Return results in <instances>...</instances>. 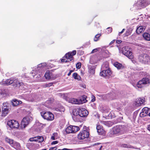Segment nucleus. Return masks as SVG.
Returning <instances> with one entry per match:
<instances>
[{
	"instance_id": "f704fd0d",
	"label": "nucleus",
	"mask_w": 150,
	"mask_h": 150,
	"mask_svg": "<svg viewBox=\"0 0 150 150\" xmlns=\"http://www.w3.org/2000/svg\"><path fill=\"white\" fill-rule=\"evenodd\" d=\"M142 36L143 38H150V33H145L143 34Z\"/></svg>"
},
{
	"instance_id": "412c9836",
	"label": "nucleus",
	"mask_w": 150,
	"mask_h": 150,
	"mask_svg": "<svg viewBox=\"0 0 150 150\" xmlns=\"http://www.w3.org/2000/svg\"><path fill=\"white\" fill-rule=\"evenodd\" d=\"M144 29L143 26H139L137 28L136 30V33L138 34H140L142 32L144 31Z\"/></svg>"
},
{
	"instance_id": "c756f323",
	"label": "nucleus",
	"mask_w": 150,
	"mask_h": 150,
	"mask_svg": "<svg viewBox=\"0 0 150 150\" xmlns=\"http://www.w3.org/2000/svg\"><path fill=\"white\" fill-rule=\"evenodd\" d=\"M131 30L129 29H127L126 32L125 33L123 34V37H128L129 35H130L131 34Z\"/></svg>"
},
{
	"instance_id": "4d7b16f0",
	"label": "nucleus",
	"mask_w": 150,
	"mask_h": 150,
	"mask_svg": "<svg viewBox=\"0 0 150 150\" xmlns=\"http://www.w3.org/2000/svg\"><path fill=\"white\" fill-rule=\"evenodd\" d=\"M57 150H69V149H66V148H64L62 149H58Z\"/></svg>"
},
{
	"instance_id": "5fc2aeb1",
	"label": "nucleus",
	"mask_w": 150,
	"mask_h": 150,
	"mask_svg": "<svg viewBox=\"0 0 150 150\" xmlns=\"http://www.w3.org/2000/svg\"><path fill=\"white\" fill-rule=\"evenodd\" d=\"M65 59H62L61 60V62H67V61H65Z\"/></svg>"
},
{
	"instance_id": "13d9d810",
	"label": "nucleus",
	"mask_w": 150,
	"mask_h": 150,
	"mask_svg": "<svg viewBox=\"0 0 150 150\" xmlns=\"http://www.w3.org/2000/svg\"><path fill=\"white\" fill-rule=\"evenodd\" d=\"M115 41V40H113L111 42H110V45L112 44V43H113Z\"/></svg>"
},
{
	"instance_id": "6e6552de",
	"label": "nucleus",
	"mask_w": 150,
	"mask_h": 150,
	"mask_svg": "<svg viewBox=\"0 0 150 150\" xmlns=\"http://www.w3.org/2000/svg\"><path fill=\"white\" fill-rule=\"evenodd\" d=\"M96 129L99 135L104 136L106 132L103 127L99 124L97 125Z\"/></svg>"
},
{
	"instance_id": "4be33fe9",
	"label": "nucleus",
	"mask_w": 150,
	"mask_h": 150,
	"mask_svg": "<svg viewBox=\"0 0 150 150\" xmlns=\"http://www.w3.org/2000/svg\"><path fill=\"white\" fill-rule=\"evenodd\" d=\"M72 131H73V133H75L80 130V128L79 127L76 126L71 125Z\"/></svg>"
},
{
	"instance_id": "423d86ee",
	"label": "nucleus",
	"mask_w": 150,
	"mask_h": 150,
	"mask_svg": "<svg viewBox=\"0 0 150 150\" xmlns=\"http://www.w3.org/2000/svg\"><path fill=\"white\" fill-rule=\"evenodd\" d=\"M89 132L86 130L80 131L78 135V138L79 140H83L89 137Z\"/></svg>"
},
{
	"instance_id": "de8ad7c7",
	"label": "nucleus",
	"mask_w": 150,
	"mask_h": 150,
	"mask_svg": "<svg viewBox=\"0 0 150 150\" xmlns=\"http://www.w3.org/2000/svg\"><path fill=\"white\" fill-rule=\"evenodd\" d=\"M74 71L73 70H70L69 71V72L68 74L67 75L68 76H69L71 74V73Z\"/></svg>"
},
{
	"instance_id": "052dcab7",
	"label": "nucleus",
	"mask_w": 150,
	"mask_h": 150,
	"mask_svg": "<svg viewBox=\"0 0 150 150\" xmlns=\"http://www.w3.org/2000/svg\"><path fill=\"white\" fill-rule=\"evenodd\" d=\"M147 115L149 116L150 117V109L149 110V112Z\"/></svg>"
},
{
	"instance_id": "9b49d317",
	"label": "nucleus",
	"mask_w": 150,
	"mask_h": 150,
	"mask_svg": "<svg viewBox=\"0 0 150 150\" xmlns=\"http://www.w3.org/2000/svg\"><path fill=\"white\" fill-rule=\"evenodd\" d=\"M69 102L74 104L79 105L83 103L81 99H78L74 98H71L69 100Z\"/></svg>"
},
{
	"instance_id": "473e14b6",
	"label": "nucleus",
	"mask_w": 150,
	"mask_h": 150,
	"mask_svg": "<svg viewBox=\"0 0 150 150\" xmlns=\"http://www.w3.org/2000/svg\"><path fill=\"white\" fill-rule=\"evenodd\" d=\"M102 66L103 68H105L106 69H110L109 67V63L108 62H106L104 63Z\"/></svg>"
},
{
	"instance_id": "aec40b11",
	"label": "nucleus",
	"mask_w": 150,
	"mask_h": 150,
	"mask_svg": "<svg viewBox=\"0 0 150 150\" xmlns=\"http://www.w3.org/2000/svg\"><path fill=\"white\" fill-rule=\"evenodd\" d=\"M38 139H40L41 142L43 141V137L42 136H38L37 138L36 137H34L33 138H31L30 139V140L31 142H33L34 141H36Z\"/></svg>"
},
{
	"instance_id": "7ed1b4c3",
	"label": "nucleus",
	"mask_w": 150,
	"mask_h": 150,
	"mask_svg": "<svg viewBox=\"0 0 150 150\" xmlns=\"http://www.w3.org/2000/svg\"><path fill=\"white\" fill-rule=\"evenodd\" d=\"M41 116L45 119L49 121L53 120L54 116L53 114L49 112L42 111L41 112Z\"/></svg>"
},
{
	"instance_id": "3c124183",
	"label": "nucleus",
	"mask_w": 150,
	"mask_h": 150,
	"mask_svg": "<svg viewBox=\"0 0 150 150\" xmlns=\"http://www.w3.org/2000/svg\"><path fill=\"white\" fill-rule=\"evenodd\" d=\"M144 40L146 41H150V38H143Z\"/></svg>"
},
{
	"instance_id": "f8f14e48",
	"label": "nucleus",
	"mask_w": 150,
	"mask_h": 150,
	"mask_svg": "<svg viewBox=\"0 0 150 150\" xmlns=\"http://www.w3.org/2000/svg\"><path fill=\"white\" fill-rule=\"evenodd\" d=\"M138 3L139 6L142 8L145 7L150 4L149 1L147 0H139Z\"/></svg>"
},
{
	"instance_id": "ddd939ff",
	"label": "nucleus",
	"mask_w": 150,
	"mask_h": 150,
	"mask_svg": "<svg viewBox=\"0 0 150 150\" xmlns=\"http://www.w3.org/2000/svg\"><path fill=\"white\" fill-rule=\"evenodd\" d=\"M112 74V72L110 69H108L101 71L100 73V75L101 76L105 77L106 76L108 75H110Z\"/></svg>"
},
{
	"instance_id": "ea45409f",
	"label": "nucleus",
	"mask_w": 150,
	"mask_h": 150,
	"mask_svg": "<svg viewBox=\"0 0 150 150\" xmlns=\"http://www.w3.org/2000/svg\"><path fill=\"white\" fill-rule=\"evenodd\" d=\"M108 33H111L112 31V28L111 27H109L107 29Z\"/></svg>"
},
{
	"instance_id": "72a5a7b5",
	"label": "nucleus",
	"mask_w": 150,
	"mask_h": 150,
	"mask_svg": "<svg viewBox=\"0 0 150 150\" xmlns=\"http://www.w3.org/2000/svg\"><path fill=\"white\" fill-rule=\"evenodd\" d=\"M122 147L124 148H132L133 146H131V145H129L127 144H123L122 145Z\"/></svg>"
},
{
	"instance_id": "cd10ccee",
	"label": "nucleus",
	"mask_w": 150,
	"mask_h": 150,
	"mask_svg": "<svg viewBox=\"0 0 150 150\" xmlns=\"http://www.w3.org/2000/svg\"><path fill=\"white\" fill-rule=\"evenodd\" d=\"M120 126H117L114 128L113 131L115 134H117L120 132L121 131L120 127Z\"/></svg>"
},
{
	"instance_id": "a19ab883",
	"label": "nucleus",
	"mask_w": 150,
	"mask_h": 150,
	"mask_svg": "<svg viewBox=\"0 0 150 150\" xmlns=\"http://www.w3.org/2000/svg\"><path fill=\"white\" fill-rule=\"evenodd\" d=\"M52 84H53V83H49L46 84L44 86H45L44 87H47L50 86H51L52 85Z\"/></svg>"
},
{
	"instance_id": "a18cd8bd",
	"label": "nucleus",
	"mask_w": 150,
	"mask_h": 150,
	"mask_svg": "<svg viewBox=\"0 0 150 150\" xmlns=\"http://www.w3.org/2000/svg\"><path fill=\"white\" fill-rule=\"evenodd\" d=\"M58 142L57 141H53L52 143L51 144L52 145H54V144H57Z\"/></svg>"
},
{
	"instance_id": "a211bd4d",
	"label": "nucleus",
	"mask_w": 150,
	"mask_h": 150,
	"mask_svg": "<svg viewBox=\"0 0 150 150\" xmlns=\"http://www.w3.org/2000/svg\"><path fill=\"white\" fill-rule=\"evenodd\" d=\"M13 147L16 150H20L21 149V146L20 144L18 142H15L13 144Z\"/></svg>"
},
{
	"instance_id": "c85d7f7f",
	"label": "nucleus",
	"mask_w": 150,
	"mask_h": 150,
	"mask_svg": "<svg viewBox=\"0 0 150 150\" xmlns=\"http://www.w3.org/2000/svg\"><path fill=\"white\" fill-rule=\"evenodd\" d=\"M71 125L68 126L66 129V132L67 134L72 133L73 131H72Z\"/></svg>"
},
{
	"instance_id": "f3484780",
	"label": "nucleus",
	"mask_w": 150,
	"mask_h": 150,
	"mask_svg": "<svg viewBox=\"0 0 150 150\" xmlns=\"http://www.w3.org/2000/svg\"><path fill=\"white\" fill-rule=\"evenodd\" d=\"M113 65L118 70L123 69L124 67L121 64L117 62H115Z\"/></svg>"
},
{
	"instance_id": "b1692460",
	"label": "nucleus",
	"mask_w": 150,
	"mask_h": 150,
	"mask_svg": "<svg viewBox=\"0 0 150 150\" xmlns=\"http://www.w3.org/2000/svg\"><path fill=\"white\" fill-rule=\"evenodd\" d=\"M13 79H9L6 80V81L3 82V83L7 85H9L11 84H12Z\"/></svg>"
},
{
	"instance_id": "c9c22d12",
	"label": "nucleus",
	"mask_w": 150,
	"mask_h": 150,
	"mask_svg": "<svg viewBox=\"0 0 150 150\" xmlns=\"http://www.w3.org/2000/svg\"><path fill=\"white\" fill-rule=\"evenodd\" d=\"M87 98V96L85 95H83L82 96V99H81L82 101L83 102V103H85L86 102V98Z\"/></svg>"
},
{
	"instance_id": "a878e982",
	"label": "nucleus",
	"mask_w": 150,
	"mask_h": 150,
	"mask_svg": "<svg viewBox=\"0 0 150 150\" xmlns=\"http://www.w3.org/2000/svg\"><path fill=\"white\" fill-rule=\"evenodd\" d=\"M8 109L6 107L4 108L2 111V113L4 116L6 115L8 113Z\"/></svg>"
},
{
	"instance_id": "dca6fc26",
	"label": "nucleus",
	"mask_w": 150,
	"mask_h": 150,
	"mask_svg": "<svg viewBox=\"0 0 150 150\" xmlns=\"http://www.w3.org/2000/svg\"><path fill=\"white\" fill-rule=\"evenodd\" d=\"M13 81L12 85L14 87H20L23 84V83L20 82L18 79L15 78L13 79Z\"/></svg>"
},
{
	"instance_id": "864d4df0",
	"label": "nucleus",
	"mask_w": 150,
	"mask_h": 150,
	"mask_svg": "<svg viewBox=\"0 0 150 150\" xmlns=\"http://www.w3.org/2000/svg\"><path fill=\"white\" fill-rule=\"evenodd\" d=\"M147 129L150 132V125H148L147 126Z\"/></svg>"
},
{
	"instance_id": "8fccbe9b",
	"label": "nucleus",
	"mask_w": 150,
	"mask_h": 150,
	"mask_svg": "<svg viewBox=\"0 0 150 150\" xmlns=\"http://www.w3.org/2000/svg\"><path fill=\"white\" fill-rule=\"evenodd\" d=\"M81 52V54H81H83V51H82L81 50H79V51H78V54L79 53V52Z\"/></svg>"
},
{
	"instance_id": "bf43d9fd",
	"label": "nucleus",
	"mask_w": 150,
	"mask_h": 150,
	"mask_svg": "<svg viewBox=\"0 0 150 150\" xmlns=\"http://www.w3.org/2000/svg\"><path fill=\"white\" fill-rule=\"evenodd\" d=\"M0 150H4V149L2 147L0 146Z\"/></svg>"
},
{
	"instance_id": "680f3d73",
	"label": "nucleus",
	"mask_w": 150,
	"mask_h": 150,
	"mask_svg": "<svg viewBox=\"0 0 150 150\" xmlns=\"http://www.w3.org/2000/svg\"><path fill=\"white\" fill-rule=\"evenodd\" d=\"M102 146H101L100 147V149L99 150H101V148H102Z\"/></svg>"
},
{
	"instance_id": "f257e3e1",
	"label": "nucleus",
	"mask_w": 150,
	"mask_h": 150,
	"mask_svg": "<svg viewBox=\"0 0 150 150\" xmlns=\"http://www.w3.org/2000/svg\"><path fill=\"white\" fill-rule=\"evenodd\" d=\"M73 113L74 115H79L81 117H86L88 113V111L86 109L81 108L74 110Z\"/></svg>"
},
{
	"instance_id": "1a4fd4ad",
	"label": "nucleus",
	"mask_w": 150,
	"mask_h": 150,
	"mask_svg": "<svg viewBox=\"0 0 150 150\" xmlns=\"http://www.w3.org/2000/svg\"><path fill=\"white\" fill-rule=\"evenodd\" d=\"M30 122V118L28 117H24L21 123V127L22 128H25L28 125Z\"/></svg>"
},
{
	"instance_id": "58836bf2",
	"label": "nucleus",
	"mask_w": 150,
	"mask_h": 150,
	"mask_svg": "<svg viewBox=\"0 0 150 150\" xmlns=\"http://www.w3.org/2000/svg\"><path fill=\"white\" fill-rule=\"evenodd\" d=\"M57 135V133H54L53 134V136H52L51 137V139L52 140H54L55 139V136L56 135Z\"/></svg>"
},
{
	"instance_id": "79ce46f5",
	"label": "nucleus",
	"mask_w": 150,
	"mask_h": 150,
	"mask_svg": "<svg viewBox=\"0 0 150 150\" xmlns=\"http://www.w3.org/2000/svg\"><path fill=\"white\" fill-rule=\"evenodd\" d=\"M99 49V48H96V49H93L92 50V52H91V53H94L96 52H97L98 51V49Z\"/></svg>"
},
{
	"instance_id": "4c0bfd02",
	"label": "nucleus",
	"mask_w": 150,
	"mask_h": 150,
	"mask_svg": "<svg viewBox=\"0 0 150 150\" xmlns=\"http://www.w3.org/2000/svg\"><path fill=\"white\" fill-rule=\"evenodd\" d=\"M81 63L80 62H78L76 64V68L77 69H79L81 67Z\"/></svg>"
},
{
	"instance_id": "6e6d98bb",
	"label": "nucleus",
	"mask_w": 150,
	"mask_h": 150,
	"mask_svg": "<svg viewBox=\"0 0 150 150\" xmlns=\"http://www.w3.org/2000/svg\"><path fill=\"white\" fill-rule=\"evenodd\" d=\"M122 42L121 40H116V42L117 43H121Z\"/></svg>"
},
{
	"instance_id": "7c9ffc66",
	"label": "nucleus",
	"mask_w": 150,
	"mask_h": 150,
	"mask_svg": "<svg viewBox=\"0 0 150 150\" xmlns=\"http://www.w3.org/2000/svg\"><path fill=\"white\" fill-rule=\"evenodd\" d=\"M102 123L109 127L111 126L113 124V123L110 121H103Z\"/></svg>"
},
{
	"instance_id": "9d476101",
	"label": "nucleus",
	"mask_w": 150,
	"mask_h": 150,
	"mask_svg": "<svg viewBox=\"0 0 150 150\" xmlns=\"http://www.w3.org/2000/svg\"><path fill=\"white\" fill-rule=\"evenodd\" d=\"M76 51L74 50L71 52H69L66 53L65 56L67 59L69 60V61H71L74 59L73 56L76 54Z\"/></svg>"
},
{
	"instance_id": "09e8293b",
	"label": "nucleus",
	"mask_w": 150,
	"mask_h": 150,
	"mask_svg": "<svg viewBox=\"0 0 150 150\" xmlns=\"http://www.w3.org/2000/svg\"><path fill=\"white\" fill-rule=\"evenodd\" d=\"M92 98H93L91 100V101L92 102H94L95 100V97L94 96H92Z\"/></svg>"
},
{
	"instance_id": "603ef678",
	"label": "nucleus",
	"mask_w": 150,
	"mask_h": 150,
	"mask_svg": "<svg viewBox=\"0 0 150 150\" xmlns=\"http://www.w3.org/2000/svg\"><path fill=\"white\" fill-rule=\"evenodd\" d=\"M99 40V38H94V40L95 42L98 41Z\"/></svg>"
},
{
	"instance_id": "f03ea898",
	"label": "nucleus",
	"mask_w": 150,
	"mask_h": 150,
	"mask_svg": "<svg viewBox=\"0 0 150 150\" xmlns=\"http://www.w3.org/2000/svg\"><path fill=\"white\" fill-rule=\"evenodd\" d=\"M138 59L139 62L144 64H147L150 60L149 56L146 54H142L140 55Z\"/></svg>"
},
{
	"instance_id": "e433bc0d",
	"label": "nucleus",
	"mask_w": 150,
	"mask_h": 150,
	"mask_svg": "<svg viewBox=\"0 0 150 150\" xmlns=\"http://www.w3.org/2000/svg\"><path fill=\"white\" fill-rule=\"evenodd\" d=\"M46 66V63H42L40 64H39L38 65V67H44Z\"/></svg>"
},
{
	"instance_id": "49530a36",
	"label": "nucleus",
	"mask_w": 150,
	"mask_h": 150,
	"mask_svg": "<svg viewBox=\"0 0 150 150\" xmlns=\"http://www.w3.org/2000/svg\"><path fill=\"white\" fill-rule=\"evenodd\" d=\"M101 33L95 35V38H99L100 36H101Z\"/></svg>"
},
{
	"instance_id": "2f4dec72",
	"label": "nucleus",
	"mask_w": 150,
	"mask_h": 150,
	"mask_svg": "<svg viewBox=\"0 0 150 150\" xmlns=\"http://www.w3.org/2000/svg\"><path fill=\"white\" fill-rule=\"evenodd\" d=\"M45 76L47 79H50V73L49 71H46L45 75Z\"/></svg>"
},
{
	"instance_id": "393cba45",
	"label": "nucleus",
	"mask_w": 150,
	"mask_h": 150,
	"mask_svg": "<svg viewBox=\"0 0 150 150\" xmlns=\"http://www.w3.org/2000/svg\"><path fill=\"white\" fill-rule=\"evenodd\" d=\"M95 72V70L94 66H91L89 68L88 72L92 74H94Z\"/></svg>"
},
{
	"instance_id": "6ab92c4d",
	"label": "nucleus",
	"mask_w": 150,
	"mask_h": 150,
	"mask_svg": "<svg viewBox=\"0 0 150 150\" xmlns=\"http://www.w3.org/2000/svg\"><path fill=\"white\" fill-rule=\"evenodd\" d=\"M12 105L13 106H17L19 104H21L22 102L20 100H18L16 99H14L12 101Z\"/></svg>"
},
{
	"instance_id": "4468645a",
	"label": "nucleus",
	"mask_w": 150,
	"mask_h": 150,
	"mask_svg": "<svg viewBox=\"0 0 150 150\" xmlns=\"http://www.w3.org/2000/svg\"><path fill=\"white\" fill-rule=\"evenodd\" d=\"M150 108L147 107H144L142 110V112L140 114V116L141 117H143L146 116L149 112Z\"/></svg>"
},
{
	"instance_id": "c03bdc74",
	"label": "nucleus",
	"mask_w": 150,
	"mask_h": 150,
	"mask_svg": "<svg viewBox=\"0 0 150 150\" xmlns=\"http://www.w3.org/2000/svg\"><path fill=\"white\" fill-rule=\"evenodd\" d=\"M57 148L56 147H50L49 150H56Z\"/></svg>"
},
{
	"instance_id": "0eeeda50",
	"label": "nucleus",
	"mask_w": 150,
	"mask_h": 150,
	"mask_svg": "<svg viewBox=\"0 0 150 150\" xmlns=\"http://www.w3.org/2000/svg\"><path fill=\"white\" fill-rule=\"evenodd\" d=\"M7 125L11 128H18L19 124L18 122L15 120H10L7 122Z\"/></svg>"
},
{
	"instance_id": "2eb2a0df",
	"label": "nucleus",
	"mask_w": 150,
	"mask_h": 150,
	"mask_svg": "<svg viewBox=\"0 0 150 150\" xmlns=\"http://www.w3.org/2000/svg\"><path fill=\"white\" fill-rule=\"evenodd\" d=\"M145 102L144 98H139L136 99L135 102V105L137 106H139L142 104H144Z\"/></svg>"
},
{
	"instance_id": "39448f33",
	"label": "nucleus",
	"mask_w": 150,
	"mask_h": 150,
	"mask_svg": "<svg viewBox=\"0 0 150 150\" xmlns=\"http://www.w3.org/2000/svg\"><path fill=\"white\" fill-rule=\"evenodd\" d=\"M150 83L149 79L148 77L142 78L141 80L139 81L136 84L137 86L139 88L143 87L144 85Z\"/></svg>"
},
{
	"instance_id": "bb28decb",
	"label": "nucleus",
	"mask_w": 150,
	"mask_h": 150,
	"mask_svg": "<svg viewBox=\"0 0 150 150\" xmlns=\"http://www.w3.org/2000/svg\"><path fill=\"white\" fill-rule=\"evenodd\" d=\"M5 141L6 142L9 144H13V140L10 139L9 138L7 137H6L5 138Z\"/></svg>"
},
{
	"instance_id": "5701e85b",
	"label": "nucleus",
	"mask_w": 150,
	"mask_h": 150,
	"mask_svg": "<svg viewBox=\"0 0 150 150\" xmlns=\"http://www.w3.org/2000/svg\"><path fill=\"white\" fill-rule=\"evenodd\" d=\"M72 77L75 79H77L78 80H80L81 78L80 76L78 75V74L76 72H75L73 74Z\"/></svg>"
},
{
	"instance_id": "20e7f679",
	"label": "nucleus",
	"mask_w": 150,
	"mask_h": 150,
	"mask_svg": "<svg viewBox=\"0 0 150 150\" xmlns=\"http://www.w3.org/2000/svg\"><path fill=\"white\" fill-rule=\"evenodd\" d=\"M122 53L130 59H132L134 58L132 52L129 50L127 47H125L122 48Z\"/></svg>"
},
{
	"instance_id": "37998d69",
	"label": "nucleus",
	"mask_w": 150,
	"mask_h": 150,
	"mask_svg": "<svg viewBox=\"0 0 150 150\" xmlns=\"http://www.w3.org/2000/svg\"><path fill=\"white\" fill-rule=\"evenodd\" d=\"M125 30V29L124 28L120 32H119L118 33V35L119 36H120L121 35V34H122L124 31Z\"/></svg>"
}]
</instances>
